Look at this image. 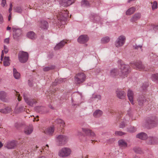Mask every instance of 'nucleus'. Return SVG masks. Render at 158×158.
Here are the masks:
<instances>
[{
  "label": "nucleus",
  "instance_id": "61",
  "mask_svg": "<svg viewBox=\"0 0 158 158\" xmlns=\"http://www.w3.org/2000/svg\"><path fill=\"white\" fill-rule=\"evenodd\" d=\"M11 13H10V14L8 16V20L10 21V19L11 18Z\"/></svg>",
  "mask_w": 158,
  "mask_h": 158
},
{
  "label": "nucleus",
  "instance_id": "37",
  "mask_svg": "<svg viewBox=\"0 0 158 158\" xmlns=\"http://www.w3.org/2000/svg\"><path fill=\"white\" fill-rule=\"evenodd\" d=\"M25 109L24 106H20L19 108L16 107L15 110V111L16 113H19L24 111Z\"/></svg>",
  "mask_w": 158,
  "mask_h": 158
},
{
  "label": "nucleus",
  "instance_id": "64",
  "mask_svg": "<svg viewBox=\"0 0 158 158\" xmlns=\"http://www.w3.org/2000/svg\"><path fill=\"white\" fill-rule=\"evenodd\" d=\"M37 158H47V157L44 156H41L38 157Z\"/></svg>",
  "mask_w": 158,
  "mask_h": 158
},
{
  "label": "nucleus",
  "instance_id": "16",
  "mask_svg": "<svg viewBox=\"0 0 158 158\" xmlns=\"http://www.w3.org/2000/svg\"><path fill=\"white\" fill-rule=\"evenodd\" d=\"M116 95L120 99H123L126 96L125 92L120 89H118L116 91Z\"/></svg>",
  "mask_w": 158,
  "mask_h": 158
},
{
  "label": "nucleus",
  "instance_id": "53",
  "mask_svg": "<svg viewBox=\"0 0 158 158\" xmlns=\"http://www.w3.org/2000/svg\"><path fill=\"white\" fill-rule=\"evenodd\" d=\"M3 64L5 66H7L10 65V63L9 61H4Z\"/></svg>",
  "mask_w": 158,
  "mask_h": 158
},
{
  "label": "nucleus",
  "instance_id": "23",
  "mask_svg": "<svg viewBox=\"0 0 158 158\" xmlns=\"http://www.w3.org/2000/svg\"><path fill=\"white\" fill-rule=\"evenodd\" d=\"M148 143L150 144L158 143V139L155 137H149L148 139Z\"/></svg>",
  "mask_w": 158,
  "mask_h": 158
},
{
  "label": "nucleus",
  "instance_id": "26",
  "mask_svg": "<svg viewBox=\"0 0 158 158\" xmlns=\"http://www.w3.org/2000/svg\"><path fill=\"white\" fill-rule=\"evenodd\" d=\"M118 146L120 148H124L127 147V143L123 139L119 140L118 141Z\"/></svg>",
  "mask_w": 158,
  "mask_h": 158
},
{
  "label": "nucleus",
  "instance_id": "8",
  "mask_svg": "<svg viewBox=\"0 0 158 158\" xmlns=\"http://www.w3.org/2000/svg\"><path fill=\"white\" fill-rule=\"evenodd\" d=\"M57 141L60 145L65 144L69 139V138L66 136L61 135L56 137Z\"/></svg>",
  "mask_w": 158,
  "mask_h": 158
},
{
  "label": "nucleus",
  "instance_id": "55",
  "mask_svg": "<svg viewBox=\"0 0 158 158\" xmlns=\"http://www.w3.org/2000/svg\"><path fill=\"white\" fill-rule=\"evenodd\" d=\"M148 86V84L147 83L143 84L142 86V88L143 90H145Z\"/></svg>",
  "mask_w": 158,
  "mask_h": 158
},
{
  "label": "nucleus",
  "instance_id": "25",
  "mask_svg": "<svg viewBox=\"0 0 158 158\" xmlns=\"http://www.w3.org/2000/svg\"><path fill=\"white\" fill-rule=\"evenodd\" d=\"M136 137L142 140H145L147 138L148 135L144 132H141L136 135Z\"/></svg>",
  "mask_w": 158,
  "mask_h": 158
},
{
  "label": "nucleus",
  "instance_id": "42",
  "mask_svg": "<svg viewBox=\"0 0 158 158\" xmlns=\"http://www.w3.org/2000/svg\"><path fill=\"white\" fill-rule=\"evenodd\" d=\"M151 79L153 81L158 82V73L152 75L151 76Z\"/></svg>",
  "mask_w": 158,
  "mask_h": 158
},
{
  "label": "nucleus",
  "instance_id": "6",
  "mask_svg": "<svg viewBox=\"0 0 158 158\" xmlns=\"http://www.w3.org/2000/svg\"><path fill=\"white\" fill-rule=\"evenodd\" d=\"M86 76L84 73H78L75 77L76 83L80 84L83 83L85 79Z\"/></svg>",
  "mask_w": 158,
  "mask_h": 158
},
{
  "label": "nucleus",
  "instance_id": "33",
  "mask_svg": "<svg viewBox=\"0 0 158 158\" xmlns=\"http://www.w3.org/2000/svg\"><path fill=\"white\" fill-rule=\"evenodd\" d=\"M27 36L31 39L34 40L36 38V35L33 31H31L27 34Z\"/></svg>",
  "mask_w": 158,
  "mask_h": 158
},
{
  "label": "nucleus",
  "instance_id": "9",
  "mask_svg": "<svg viewBox=\"0 0 158 158\" xmlns=\"http://www.w3.org/2000/svg\"><path fill=\"white\" fill-rule=\"evenodd\" d=\"M126 38L124 36L121 35L119 36L115 42V45L117 47L122 46L124 44Z\"/></svg>",
  "mask_w": 158,
  "mask_h": 158
},
{
  "label": "nucleus",
  "instance_id": "60",
  "mask_svg": "<svg viewBox=\"0 0 158 158\" xmlns=\"http://www.w3.org/2000/svg\"><path fill=\"white\" fill-rule=\"evenodd\" d=\"M3 56H4V53H3V51H2V55H1V60H2Z\"/></svg>",
  "mask_w": 158,
  "mask_h": 158
},
{
  "label": "nucleus",
  "instance_id": "7",
  "mask_svg": "<svg viewBox=\"0 0 158 158\" xmlns=\"http://www.w3.org/2000/svg\"><path fill=\"white\" fill-rule=\"evenodd\" d=\"M148 100L149 99L144 96L141 95L138 97L137 101L139 105L142 106L147 105L148 102Z\"/></svg>",
  "mask_w": 158,
  "mask_h": 158
},
{
  "label": "nucleus",
  "instance_id": "39",
  "mask_svg": "<svg viewBox=\"0 0 158 158\" xmlns=\"http://www.w3.org/2000/svg\"><path fill=\"white\" fill-rule=\"evenodd\" d=\"M56 123L59 124L60 126L64 127L65 125V123L64 121L61 119H57L55 120Z\"/></svg>",
  "mask_w": 158,
  "mask_h": 158
},
{
  "label": "nucleus",
  "instance_id": "32",
  "mask_svg": "<svg viewBox=\"0 0 158 158\" xmlns=\"http://www.w3.org/2000/svg\"><path fill=\"white\" fill-rule=\"evenodd\" d=\"M136 9L135 7L133 6L129 9L126 12L127 15H130L133 14L135 11Z\"/></svg>",
  "mask_w": 158,
  "mask_h": 158
},
{
  "label": "nucleus",
  "instance_id": "56",
  "mask_svg": "<svg viewBox=\"0 0 158 158\" xmlns=\"http://www.w3.org/2000/svg\"><path fill=\"white\" fill-rule=\"evenodd\" d=\"M3 18L1 14H0V23H2L3 21Z\"/></svg>",
  "mask_w": 158,
  "mask_h": 158
},
{
  "label": "nucleus",
  "instance_id": "10",
  "mask_svg": "<svg viewBox=\"0 0 158 158\" xmlns=\"http://www.w3.org/2000/svg\"><path fill=\"white\" fill-rule=\"evenodd\" d=\"M61 6H68L72 5L74 2L75 0H57Z\"/></svg>",
  "mask_w": 158,
  "mask_h": 158
},
{
  "label": "nucleus",
  "instance_id": "44",
  "mask_svg": "<svg viewBox=\"0 0 158 158\" xmlns=\"http://www.w3.org/2000/svg\"><path fill=\"white\" fill-rule=\"evenodd\" d=\"M81 3L82 6H88L90 5L88 0H82Z\"/></svg>",
  "mask_w": 158,
  "mask_h": 158
},
{
  "label": "nucleus",
  "instance_id": "47",
  "mask_svg": "<svg viewBox=\"0 0 158 158\" xmlns=\"http://www.w3.org/2000/svg\"><path fill=\"white\" fill-rule=\"evenodd\" d=\"M126 134V133L122 131H116L115 132V135L116 136H122L123 135Z\"/></svg>",
  "mask_w": 158,
  "mask_h": 158
},
{
  "label": "nucleus",
  "instance_id": "62",
  "mask_svg": "<svg viewBox=\"0 0 158 158\" xmlns=\"http://www.w3.org/2000/svg\"><path fill=\"white\" fill-rule=\"evenodd\" d=\"M49 108L51 109H54V107L51 105H50L49 106Z\"/></svg>",
  "mask_w": 158,
  "mask_h": 158
},
{
  "label": "nucleus",
  "instance_id": "49",
  "mask_svg": "<svg viewBox=\"0 0 158 158\" xmlns=\"http://www.w3.org/2000/svg\"><path fill=\"white\" fill-rule=\"evenodd\" d=\"M44 152V153L48 154L49 151H48V144H47L45 147L43 149Z\"/></svg>",
  "mask_w": 158,
  "mask_h": 158
},
{
  "label": "nucleus",
  "instance_id": "18",
  "mask_svg": "<svg viewBox=\"0 0 158 158\" xmlns=\"http://www.w3.org/2000/svg\"><path fill=\"white\" fill-rule=\"evenodd\" d=\"M129 115H127L125 117H124L122 121L120 123L119 125V127L121 128H124L126 124L129 122Z\"/></svg>",
  "mask_w": 158,
  "mask_h": 158
},
{
  "label": "nucleus",
  "instance_id": "58",
  "mask_svg": "<svg viewBox=\"0 0 158 158\" xmlns=\"http://www.w3.org/2000/svg\"><path fill=\"white\" fill-rule=\"evenodd\" d=\"M10 59L8 56H5L4 58V61H9Z\"/></svg>",
  "mask_w": 158,
  "mask_h": 158
},
{
  "label": "nucleus",
  "instance_id": "31",
  "mask_svg": "<svg viewBox=\"0 0 158 158\" xmlns=\"http://www.w3.org/2000/svg\"><path fill=\"white\" fill-rule=\"evenodd\" d=\"M48 27V24L46 21H42L41 22L40 27L43 29H47Z\"/></svg>",
  "mask_w": 158,
  "mask_h": 158
},
{
  "label": "nucleus",
  "instance_id": "35",
  "mask_svg": "<svg viewBox=\"0 0 158 158\" xmlns=\"http://www.w3.org/2000/svg\"><path fill=\"white\" fill-rule=\"evenodd\" d=\"M102 112L100 110H97L93 114L94 116L95 117H98L101 116L102 114Z\"/></svg>",
  "mask_w": 158,
  "mask_h": 158
},
{
  "label": "nucleus",
  "instance_id": "28",
  "mask_svg": "<svg viewBox=\"0 0 158 158\" xmlns=\"http://www.w3.org/2000/svg\"><path fill=\"white\" fill-rule=\"evenodd\" d=\"M54 131V126H51L47 128L44 132L46 134L49 135H52Z\"/></svg>",
  "mask_w": 158,
  "mask_h": 158
},
{
  "label": "nucleus",
  "instance_id": "38",
  "mask_svg": "<svg viewBox=\"0 0 158 158\" xmlns=\"http://www.w3.org/2000/svg\"><path fill=\"white\" fill-rule=\"evenodd\" d=\"M133 150L136 153L142 154L143 153L141 149L139 147H135L133 148Z\"/></svg>",
  "mask_w": 158,
  "mask_h": 158
},
{
  "label": "nucleus",
  "instance_id": "17",
  "mask_svg": "<svg viewBox=\"0 0 158 158\" xmlns=\"http://www.w3.org/2000/svg\"><path fill=\"white\" fill-rule=\"evenodd\" d=\"M89 40V38L87 35H82L78 38V42L80 44H84L87 42Z\"/></svg>",
  "mask_w": 158,
  "mask_h": 158
},
{
  "label": "nucleus",
  "instance_id": "19",
  "mask_svg": "<svg viewBox=\"0 0 158 158\" xmlns=\"http://www.w3.org/2000/svg\"><path fill=\"white\" fill-rule=\"evenodd\" d=\"M83 132L87 135L90 136L91 137H94L95 136V133L92 131L88 128H82Z\"/></svg>",
  "mask_w": 158,
  "mask_h": 158
},
{
  "label": "nucleus",
  "instance_id": "51",
  "mask_svg": "<svg viewBox=\"0 0 158 158\" xmlns=\"http://www.w3.org/2000/svg\"><path fill=\"white\" fill-rule=\"evenodd\" d=\"M151 27L155 30H158V25L156 24L152 25L151 26Z\"/></svg>",
  "mask_w": 158,
  "mask_h": 158
},
{
  "label": "nucleus",
  "instance_id": "5",
  "mask_svg": "<svg viewBox=\"0 0 158 158\" xmlns=\"http://www.w3.org/2000/svg\"><path fill=\"white\" fill-rule=\"evenodd\" d=\"M18 58L19 61L22 63H26L28 59V54L27 52L23 51L19 52Z\"/></svg>",
  "mask_w": 158,
  "mask_h": 158
},
{
  "label": "nucleus",
  "instance_id": "4",
  "mask_svg": "<svg viewBox=\"0 0 158 158\" xmlns=\"http://www.w3.org/2000/svg\"><path fill=\"white\" fill-rule=\"evenodd\" d=\"M148 125L152 127H154L158 125V118L155 116L150 117L147 120Z\"/></svg>",
  "mask_w": 158,
  "mask_h": 158
},
{
  "label": "nucleus",
  "instance_id": "20",
  "mask_svg": "<svg viewBox=\"0 0 158 158\" xmlns=\"http://www.w3.org/2000/svg\"><path fill=\"white\" fill-rule=\"evenodd\" d=\"M131 63L135 65L137 69L139 70L143 69L145 68L144 66L142 64V62L140 61L134 62Z\"/></svg>",
  "mask_w": 158,
  "mask_h": 158
},
{
  "label": "nucleus",
  "instance_id": "21",
  "mask_svg": "<svg viewBox=\"0 0 158 158\" xmlns=\"http://www.w3.org/2000/svg\"><path fill=\"white\" fill-rule=\"evenodd\" d=\"M127 95L130 102L132 104L134 105L133 100L134 94L133 91L130 89H129L128 90Z\"/></svg>",
  "mask_w": 158,
  "mask_h": 158
},
{
  "label": "nucleus",
  "instance_id": "15",
  "mask_svg": "<svg viewBox=\"0 0 158 158\" xmlns=\"http://www.w3.org/2000/svg\"><path fill=\"white\" fill-rule=\"evenodd\" d=\"M141 14L139 12L135 13L131 18L130 21L132 23H136L141 18Z\"/></svg>",
  "mask_w": 158,
  "mask_h": 158
},
{
  "label": "nucleus",
  "instance_id": "59",
  "mask_svg": "<svg viewBox=\"0 0 158 158\" xmlns=\"http://www.w3.org/2000/svg\"><path fill=\"white\" fill-rule=\"evenodd\" d=\"M16 96L18 97L17 99L19 101L21 100L20 95L19 94H17Z\"/></svg>",
  "mask_w": 158,
  "mask_h": 158
},
{
  "label": "nucleus",
  "instance_id": "22",
  "mask_svg": "<svg viewBox=\"0 0 158 158\" xmlns=\"http://www.w3.org/2000/svg\"><path fill=\"white\" fill-rule=\"evenodd\" d=\"M67 43V41L64 40L61 41L59 43L57 44L54 47V50H58L62 48Z\"/></svg>",
  "mask_w": 158,
  "mask_h": 158
},
{
  "label": "nucleus",
  "instance_id": "11",
  "mask_svg": "<svg viewBox=\"0 0 158 158\" xmlns=\"http://www.w3.org/2000/svg\"><path fill=\"white\" fill-rule=\"evenodd\" d=\"M17 142L15 140H9L5 144V147L8 149H13L17 146Z\"/></svg>",
  "mask_w": 158,
  "mask_h": 158
},
{
  "label": "nucleus",
  "instance_id": "36",
  "mask_svg": "<svg viewBox=\"0 0 158 158\" xmlns=\"http://www.w3.org/2000/svg\"><path fill=\"white\" fill-rule=\"evenodd\" d=\"M14 10L15 12L21 13L23 11V9L20 6H16L14 7Z\"/></svg>",
  "mask_w": 158,
  "mask_h": 158
},
{
  "label": "nucleus",
  "instance_id": "63",
  "mask_svg": "<svg viewBox=\"0 0 158 158\" xmlns=\"http://www.w3.org/2000/svg\"><path fill=\"white\" fill-rule=\"evenodd\" d=\"M12 8L10 7L9 9V12L10 13H11V11L12 10Z\"/></svg>",
  "mask_w": 158,
  "mask_h": 158
},
{
  "label": "nucleus",
  "instance_id": "52",
  "mask_svg": "<svg viewBox=\"0 0 158 158\" xmlns=\"http://www.w3.org/2000/svg\"><path fill=\"white\" fill-rule=\"evenodd\" d=\"M3 51V52H4L6 54L8 52L9 49L7 46L4 45V50Z\"/></svg>",
  "mask_w": 158,
  "mask_h": 158
},
{
  "label": "nucleus",
  "instance_id": "34",
  "mask_svg": "<svg viewBox=\"0 0 158 158\" xmlns=\"http://www.w3.org/2000/svg\"><path fill=\"white\" fill-rule=\"evenodd\" d=\"M13 73L14 77L17 79H18L20 78V74L17 71L16 69L14 68L13 69Z\"/></svg>",
  "mask_w": 158,
  "mask_h": 158
},
{
  "label": "nucleus",
  "instance_id": "29",
  "mask_svg": "<svg viewBox=\"0 0 158 158\" xmlns=\"http://www.w3.org/2000/svg\"><path fill=\"white\" fill-rule=\"evenodd\" d=\"M118 73L117 69H113L110 71V75L111 77H114L118 74Z\"/></svg>",
  "mask_w": 158,
  "mask_h": 158
},
{
  "label": "nucleus",
  "instance_id": "48",
  "mask_svg": "<svg viewBox=\"0 0 158 158\" xmlns=\"http://www.w3.org/2000/svg\"><path fill=\"white\" fill-rule=\"evenodd\" d=\"M65 80V79L60 78L59 79L58 81H57L53 82V85H55L57 84L62 83L64 81V80Z\"/></svg>",
  "mask_w": 158,
  "mask_h": 158
},
{
  "label": "nucleus",
  "instance_id": "54",
  "mask_svg": "<svg viewBox=\"0 0 158 158\" xmlns=\"http://www.w3.org/2000/svg\"><path fill=\"white\" fill-rule=\"evenodd\" d=\"M6 4V0H2V2L1 3V5L2 7H4L5 6Z\"/></svg>",
  "mask_w": 158,
  "mask_h": 158
},
{
  "label": "nucleus",
  "instance_id": "50",
  "mask_svg": "<svg viewBox=\"0 0 158 158\" xmlns=\"http://www.w3.org/2000/svg\"><path fill=\"white\" fill-rule=\"evenodd\" d=\"M142 45H137L136 44H135L134 46V47L135 49L139 50V49L141 51H142Z\"/></svg>",
  "mask_w": 158,
  "mask_h": 158
},
{
  "label": "nucleus",
  "instance_id": "57",
  "mask_svg": "<svg viewBox=\"0 0 158 158\" xmlns=\"http://www.w3.org/2000/svg\"><path fill=\"white\" fill-rule=\"evenodd\" d=\"M4 42L7 44L9 43V38H6L4 40Z\"/></svg>",
  "mask_w": 158,
  "mask_h": 158
},
{
  "label": "nucleus",
  "instance_id": "40",
  "mask_svg": "<svg viewBox=\"0 0 158 158\" xmlns=\"http://www.w3.org/2000/svg\"><path fill=\"white\" fill-rule=\"evenodd\" d=\"M127 131L130 133H133L136 131V128L134 127L131 126L127 128Z\"/></svg>",
  "mask_w": 158,
  "mask_h": 158
},
{
  "label": "nucleus",
  "instance_id": "14",
  "mask_svg": "<svg viewBox=\"0 0 158 158\" xmlns=\"http://www.w3.org/2000/svg\"><path fill=\"white\" fill-rule=\"evenodd\" d=\"M23 98L25 102L29 106H32L36 103L35 99L28 98L25 94H23Z\"/></svg>",
  "mask_w": 158,
  "mask_h": 158
},
{
  "label": "nucleus",
  "instance_id": "12",
  "mask_svg": "<svg viewBox=\"0 0 158 158\" xmlns=\"http://www.w3.org/2000/svg\"><path fill=\"white\" fill-rule=\"evenodd\" d=\"M12 30L13 31V36L14 39H16L19 37L22 34V31L20 29L16 27H13Z\"/></svg>",
  "mask_w": 158,
  "mask_h": 158
},
{
  "label": "nucleus",
  "instance_id": "45",
  "mask_svg": "<svg viewBox=\"0 0 158 158\" xmlns=\"http://www.w3.org/2000/svg\"><path fill=\"white\" fill-rule=\"evenodd\" d=\"M91 98L92 99L97 98L98 100H100L101 99V96L99 94H93Z\"/></svg>",
  "mask_w": 158,
  "mask_h": 158
},
{
  "label": "nucleus",
  "instance_id": "2",
  "mask_svg": "<svg viewBox=\"0 0 158 158\" xmlns=\"http://www.w3.org/2000/svg\"><path fill=\"white\" fill-rule=\"evenodd\" d=\"M68 12L67 10H60V11L58 10L56 14L58 20L60 21H62V24H63L64 22V23L67 20L68 16Z\"/></svg>",
  "mask_w": 158,
  "mask_h": 158
},
{
  "label": "nucleus",
  "instance_id": "27",
  "mask_svg": "<svg viewBox=\"0 0 158 158\" xmlns=\"http://www.w3.org/2000/svg\"><path fill=\"white\" fill-rule=\"evenodd\" d=\"M33 131V127L32 125L27 126L25 128L24 130V132L27 135H29Z\"/></svg>",
  "mask_w": 158,
  "mask_h": 158
},
{
  "label": "nucleus",
  "instance_id": "30",
  "mask_svg": "<svg viewBox=\"0 0 158 158\" xmlns=\"http://www.w3.org/2000/svg\"><path fill=\"white\" fill-rule=\"evenodd\" d=\"M36 108L39 112L41 114H45L48 112L46 108L43 106H38Z\"/></svg>",
  "mask_w": 158,
  "mask_h": 158
},
{
  "label": "nucleus",
  "instance_id": "3",
  "mask_svg": "<svg viewBox=\"0 0 158 158\" xmlns=\"http://www.w3.org/2000/svg\"><path fill=\"white\" fill-rule=\"evenodd\" d=\"M72 152L70 148L67 147H64L60 150L58 152V156L62 158H65L70 156Z\"/></svg>",
  "mask_w": 158,
  "mask_h": 158
},
{
  "label": "nucleus",
  "instance_id": "46",
  "mask_svg": "<svg viewBox=\"0 0 158 158\" xmlns=\"http://www.w3.org/2000/svg\"><path fill=\"white\" fill-rule=\"evenodd\" d=\"M152 8L153 10H154L157 8V3L156 1L152 2Z\"/></svg>",
  "mask_w": 158,
  "mask_h": 158
},
{
  "label": "nucleus",
  "instance_id": "24",
  "mask_svg": "<svg viewBox=\"0 0 158 158\" xmlns=\"http://www.w3.org/2000/svg\"><path fill=\"white\" fill-rule=\"evenodd\" d=\"M12 110L11 108L9 106H6L4 108L0 110V112L4 114L10 113L12 112Z\"/></svg>",
  "mask_w": 158,
  "mask_h": 158
},
{
  "label": "nucleus",
  "instance_id": "41",
  "mask_svg": "<svg viewBox=\"0 0 158 158\" xmlns=\"http://www.w3.org/2000/svg\"><path fill=\"white\" fill-rule=\"evenodd\" d=\"M55 66L54 65H51L48 66H46L43 68V70L44 71H48L49 70L54 69Z\"/></svg>",
  "mask_w": 158,
  "mask_h": 158
},
{
  "label": "nucleus",
  "instance_id": "43",
  "mask_svg": "<svg viewBox=\"0 0 158 158\" xmlns=\"http://www.w3.org/2000/svg\"><path fill=\"white\" fill-rule=\"evenodd\" d=\"M110 38L108 36H106L102 38L101 41L102 43L105 44L108 42L110 41Z\"/></svg>",
  "mask_w": 158,
  "mask_h": 158
},
{
  "label": "nucleus",
  "instance_id": "13",
  "mask_svg": "<svg viewBox=\"0 0 158 158\" xmlns=\"http://www.w3.org/2000/svg\"><path fill=\"white\" fill-rule=\"evenodd\" d=\"M0 100L2 102H8L10 98L7 96V94L3 91H0Z\"/></svg>",
  "mask_w": 158,
  "mask_h": 158
},
{
  "label": "nucleus",
  "instance_id": "1",
  "mask_svg": "<svg viewBox=\"0 0 158 158\" xmlns=\"http://www.w3.org/2000/svg\"><path fill=\"white\" fill-rule=\"evenodd\" d=\"M118 63L120 64V72H119L118 74L120 77L122 78L127 77V74L130 72V67L128 65L123 63L121 60H118Z\"/></svg>",
  "mask_w": 158,
  "mask_h": 158
}]
</instances>
